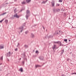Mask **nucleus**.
<instances>
[{
    "label": "nucleus",
    "instance_id": "obj_34",
    "mask_svg": "<svg viewBox=\"0 0 76 76\" xmlns=\"http://www.w3.org/2000/svg\"><path fill=\"white\" fill-rule=\"evenodd\" d=\"M24 63H25V62L24 61H23L22 62V63L23 64H24Z\"/></svg>",
    "mask_w": 76,
    "mask_h": 76
},
{
    "label": "nucleus",
    "instance_id": "obj_26",
    "mask_svg": "<svg viewBox=\"0 0 76 76\" xmlns=\"http://www.w3.org/2000/svg\"><path fill=\"white\" fill-rule=\"evenodd\" d=\"M66 60L68 61H69V60H70V59H69V58H67Z\"/></svg>",
    "mask_w": 76,
    "mask_h": 76
},
{
    "label": "nucleus",
    "instance_id": "obj_31",
    "mask_svg": "<svg viewBox=\"0 0 76 76\" xmlns=\"http://www.w3.org/2000/svg\"><path fill=\"white\" fill-rule=\"evenodd\" d=\"M53 43H57V42H53Z\"/></svg>",
    "mask_w": 76,
    "mask_h": 76
},
{
    "label": "nucleus",
    "instance_id": "obj_13",
    "mask_svg": "<svg viewBox=\"0 0 76 76\" xmlns=\"http://www.w3.org/2000/svg\"><path fill=\"white\" fill-rule=\"evenodd\" d=\"M57 12V10L56 9H53V12L54 13H55V12Z\"/></svg>",
    "mask_w": 76,
    "mask_h": 76
},
{
    "label": "nucleus",
    "instance_id": "obj_46",
    "mask_svg": "<svg viewBox=\"0 0 76 76\" xmlns=\"http://www.w3.org/2000/svg\"><path fill=\"white\" fill-rule=\"evenodd\" d=\"M58 31L59 32H60V31Z\"/></svg>",
    "mask_w": 76,
    "mask_h": 76
},
{
    "label": "nucleus",
    "instance_id": "obj_32",
    "mask_svg": "<svg viewBox=\"0 0 76 76\" xmlns=\"http://www.w3.org/2000/svg\"><path fill=\"white\" fill-rule=\"evenodd\" d=\"M38 53V51H36V53Z\"/></svg>",
    "mask_w": 76,
    "mask_h": 76
},
{
    "label": "nucleus",
    "instance_id": "obj_19",
    "mask_svg": "<svg viewBox=\"0 0 76 76\" xmlns=\"http://www.w3.org/2000/svg\"><path fill=\"white\" fill-rule=\"evenodd\" d=\"M22 4H26V2H25V1H23L22 2Z\"/></svg>",
    "mask_w": 76,
    "mask_h": 76
},
{
    "label": "nucleus",
    "instance_id": "obj_23",
    "mask_svg": "<svg viewBox=\"0 0 76 76\" xmlns=\"http://www.w3.org/2000/svg\"><path fill=\"white\" fill-rule=\"evenodd\" d=\"M0 60H1L2 61L3 60V56L1 58H0Z\"/></svg>",
    "mask_w": 76,
    "mask_h": 76
},
{
    "label": "nucleus",
    "instance_id": "obj_51",
    "mask_svg": "<svg viewBox=\"0 0 76 76\" xmlns=\"http://www.w3.org/2000/svg\"><path fill=\"white\" fill-rule=\"evenodd\" d=\"M56 34H57V33H56Z\"/></svg>",
    "mask_w": 76,
    "mask_h": 76
},
{
    "label": "nucleus",
    "instance_id": "obj_6",
    "mask_svg": "<svg viewBox=\"0 0 76 76\" xmlns=\"http://www.w3.org/2000/svg\"><path fill=\"white\" fill-rule=\"evenodd\" d=\"M56 45H54L52 47V48L53 50H54V49H56Z\"/></svg>",
    "mask_w": 76,
    "mask_h": 76
},
{
    "label": "nucleus",
    "instance_id": "obj_20",
    "mask_svg": "<svg viewBox=\"0 0 76 76\" xmlns=\"http://www.w3.org/2000/svg\"><path fill=\"white\" fill-rule=\"evenodd\" d=\"M8 22V21L7 20H5V22L6 23V24L7 23V22Z\"/></svg>",
    "mask_w": 76,
    "mask_h": 76
},
{
    "label": "nucleus",
    "instance_id": "obj_48",
    "mask_svg": "<svg viewBox=\"0 0 76 76\" xmlns=\"http://www.w3.org/2000/svg\"><path fill=\"white\" fill-rule=\"evenodd\" d=\"M58 6H59V4H58Z\"/></svg>",
    "mask_w": 76,
    "mask_h": 76
},
{
    "label": "nucleus",
    "instance_id": "obj_8",
    "mask_svg": "<svg viewBox=\"0 0 76 76\" xmlns=\"http://www.w3.org/2000/svg\"><path fill=\"white\" fill-rule=\"evenodd\" d=\"M39 59L40 60L42 61L44 60V57L42 56H41L39 58Z\"/></svg>",
    "mask_w": 76,
    "mask_h": 76
},
{
    "label": "nucleus",
    "instance_id": "obj_27",
    "mask_svg": "<svg viewBox=\"0 0 76 76\" xmlns=\"http://www.w3.org/2000/svg\"><path fill=\"white\" fill-rule=\"evenodd\" d=\"M4 20V19H3L2 20H1L0 21V22H2V21H3Z\"/></svg>",
    "mask_w": 76,
    "mask_h": 76
},
{
    "label": "nucleus",
    "instance_id": "obj_17",
    "mask_svg": "<svg viewBox=\"0 0 76 76\" xmlns=\"http://www.w3.org/2000/svg\"><path fill=\"white\" fill-rule=\"evenodd\" d=\"M19 71L22 72L23 71V69L22 68H20V69H19Z\"/></svg>",
    "mask_w": 76,
    "mask_h": 76
},
{
    "label": "nucleus",
    "instance_id": "obj_12",
    "mask_svg": "<svg viewBox=\"0 0 76 76\" xmlns=\"http://www.w3.org/2000/svg\"><path fill=\"white\" fill-rule=\"evenodd\" d=\"M48 0H47L46 1H43L42 2V4H45V3H46V2H47V1H48Z\"/></svg>",
    "mask_w": 76,
    "mask_h": 76
},
{
    "label": "nucleus",
    "instance_id": "obj_44",
    "mask_svg": "<svg viewBox=\"0 0 76 76\" xmlns=\"http://www.w3.org/2000/svg\"><path fill=\"white\" fill-rule=\"evenodd\" d=\"M6 4H8V3H6Z\"/></svg>",
    "mask_w": 76,
    "mask_h": 76
},
{
    "label": "nucleus",
    "instance_id": "obj_25",
    "mask_svg": "<svg viewBox=\"0 0 76 76\" xmlns=\"http://www.w3.org/2000/svg\"><path fill=\"white\" fill-rule=\"evenodd\" d=\"M53 37V36H52V35H50V36L49 37V38H52V37Z\"/></svg>",
    "mask_w": 76,
    "mask_h": 76
},
{
    "label": "nucleus",
    "instance_id": "obj_40",
    "mask_svg": "<svg viewBox=\"0 0 76 76\" xmlns=\"http://www.w3.org/2000/svg\"><path fill=\"white\" fill-rule=\"evenodd\" d=\"M23 10H20V12H22V11Z\"/></svg>",
    "mask_w": 76,
    "mask_h": 76
},
{
    "label": "nucleus",
    "instance_id": "obj_15",
    "mask_svg": "<svg viewBox=\"0 0 76 76\" xmlns=\"http://www.w3.org/2000/svg\"><path fill=\"white\" fill-rule=\"evenodd\" d=\"M31 37L32 38H34V35L33 34H31Z\"/></svg>",
    "mask_w": 76,
    "mask_h": 76
},
{
    "label": "nucleus",
    "instance_id": "obj_2",
    "mask_svg": "<svg viewBox=\"0 0 76 76\" xmlns=\"http://www.w3.org/2000/svg\"><path fill=\"white\" fill-rule=\"evenodd\" d=\"M21 56L23 59H24V60H25V59H26V56L25 55V53H24L23 54H21Z\"/></svg>",
    "mask_w": 76,
    "mask_h": 76
},
{
    "label": "nucleus",
    "instance_id": "obj_50",
    "mask_svg": "<svg viewBox=\"0 0 76 76\" xmlns=\"http://www.w3.org/2000/svg\"><path fill=\"white\" fill-rule=\"evenodd\" d=\"M71 53H72V52L71 53Z\"/></svg>",
    "mask_w": 76,
    "mask_h": 76
},
{
    "label": "nucleus",
    "instance_id": "obj_18",
    "mask_svg": "<svg viewBox=\"0 0 76 76\" xmlns=\"http://www.w3.org/2000/svg\"><path fill=\"white\" fill-rule=\"evenodd\" d=\"M27 3H29L31 1V0H26Z\"/></svg>",
    "mask_w": 76,
    "mask_h": 76
},
{
    "label": "nucleus",
    "instance_id": "obj_7",
    "mask_svg": "<svg viewBox=\"0 0 76 76\" xmlns=\"http://www.w3.org/2000/svg\"><path fill=\"white\" fill-rule=\"evenodd\" d=\"M57 43L58 44V45L59 46H61V42H57Z\"/></svg>",
    "mask_w": 76,
    "mask_h": 76
},
{
    "label": "nucleus",
    "instance_id": "obj_38",
    "mask_svg": "<svg viewBox=\"0 0 76 76\" xmlns=\"http://www.w3.org/2000/svg\"><path fill=\"white\" fill-rule=\"evenodd\" d=\"M69 42H70V39H69Z\"/></svg>",
    "mask_w": 76,
    "mask_h": 76
},
{
    "label": "nucleus",
    "instance_id": "obj_36",
    "mask_svg": "<svg viewBox=\"0 0 76 76\" xmlns=\"http://www.w3.org/2000/svg\"><path fill=\"white\" fill-rule=\"evenodd\" d=\"M14 12L15 13H16V10H14Z\"/></svg>",
    "mask_w": 76,
    "mask_h": 76
},
{
    "label": "nucleus",
    "instance_id": "obj_35",
    "mask_svg": "<svg viewBox=\"0 0 76 76\" xmlns=\"http://www.w3.org/2000/svg\"><path fill=\"white\" fill-rule=\"evenodd\" d=\"M43 28L44 29H45V27H44L43 26Z\"/></svg>",
    "mask_w": 76,
    "mask_h": 76
},
{
    "label": "nucleus",
    "instance_id": "obj_3",
    "mask_svg": "<svg viewBox=\"0 0 76 76\" xmlns=\"http://www.w3.org/2000/svg\"><path fill=\"white\" fill-rule=\"evenodd\" d=\"M6 55L7 57H10V56H12V53H10V52H8Z\"/></svg>",
    "mask_w": 76,
    "mask_h": 76
},
{
    "label": "nucleus",
    "instance_id": "obj_29",
    "mask_svg": "<svg viewBox=\"0 0 76 76\" xmlns=\"http://www.w3.org/2000/svg\"><path fill=\"white\" fill-rule=\"evenodd\" d=\"M28 31H26L25 32L26 34H28Z\"/></svg>",
    "mask_w": 76,
    "mask_h": 76
},
{
    "label": "nucleus",
    "instance_id": "obj_22",
    "mask_svg": "<svg viewBox=\"0 0 76 76\" xmlns=\"http://www.w3.org/2000/svg\"><path fill=\"white\" fill-rule=\"evenodd\" d=\"M64 53V50L63 49L62 51H61V54H63Z\"/></svg>",
    "mask_w": 76,
    "mask_h": 76
},
{
    "label": "nucleus",
    "instance_id": "obj_11",
    "mask_svg": "<svg viewBox=\"0 0 76 76\" xmlns=\"http://www.w3.org/2000/svg\"><path fill=\"white\" fill-rule=\"evenodd\" d=\"M35 67H36V69H37V68L38 67H41V66L38 65H36Z\"/></svg>",
    "mask_w": 76,
    "mask_h": 76
},
{
    "label": "nucleus",
    "instance_id": "obj_4",
    "mask_svg": "<svg viewBox=\"0 0 76 76\" xmlns=\"http://www.w3.org/2000/svg\"><path fill=\"white\" fill-rule=\"evenodd\" d=\"M4 48V45H0V49H3Z\"/></svg>",
    "mask_w": 76,
    "mask_h": 76
},
{
    "label": "nucleus",
    "instance_id": "obj_5",
    "mask_svg": "<svg viewBox=\"0 0 76 76\" xmlns=\"http://www.w3.org/2000/svg\"><path fill=\"white\" fill-rule=\"evenodd\" d=\"M14 16L15 18H18L19 17V16L16 13L14 15Z\"/></svg>",
    "mask_w": 76,
    "mask_h": 76
},
{
    "label": "nucleus",
    "instance_id": "obj_42",
    "mask_svg": "<svg viewBox=\"0 0 76 76\" xmlns=\"http://www.w3.org/2000/svg\"><path fill=\"white\" fill-rule=\"evenodd\" d=\"M17 0H14V1H16Z\"/></svg>",
    "mask_w": 76,
    "mask_h": 76
},
{
    "label": "nucleus",
    "instance_id": "obj_10",
    "mask_svg": "<svg viewBox=\"0 0 76 76\" xmlns=\"http://www.w3.org/2000/svg\"><path fill=\"white\" fill-rule=\"evenodd\" d=\"M23 26H21L20 27V29H21L20 32H22V31H23Z\"/></svg>",
    "mask_w": 76,
    "mask_h": 76
},
{
    "label": "nucleus",
    "instance_id": "obj_21",
    "mask_svg": "<svg viewBox=\"0 0 76 76\" xmlns=\"http://www.w3.org/2000/svg\"><path fill=\"white\" fill-rule=\"evenodd\" d=\"M7 12H5V13H3V14H1V15H0V16H1V15H5L6 14Z\"/></svg>",
    "mask_w": 76,
    "mask_h": 76
},
{
    "label": "nucleus",
    "instance_id": "obj_41",
    "mask_svg": "<svg viewBox=\"0 0 76 76\" xmlns=\"http://www.w3.org/2000/svg\"><path fill=\"white\" fill-rule=\"evenodd\" d=\"M1 70H1V69H0V71H1Z\"/></svg>",
    "mask_w": 76,
    "mask_h": 76
},
{
    "label": "nucleus",
    "instance_id": "obj_14",
    "mask_svg": "<svg viewBox=\"0 0 76 76\" xmlns=\"http://www.w3.org/2000/svg\"><path fill=\"white\" fill-rule=\"evenodd\" d=\"M64 42H66V43H67V39H64Z\"/></svg>",
    "mask_w": 76,
    "mask_h": 76
},
{
    "label": "nucleus",
    "instance_id": "obj_37",
    "mask_svg": "<svg viewBox=\"0 0 76 76\" xmlns=\"http://www.w3.org/2000/svg\"><path fill=\"white\" fill-rule=\"evenodd\" d=\"M75 74V73H72V75H73V74Z\"/></svg>",
    "mask_w": 76,
    "mask_h": 76
},
{
    "label": "nucleus",
    "instance_id": "obj_45",
    "mask_svg": "<svg viewBox=\"0 0 76 76\" xmlns=\"http://www.w3.org/2000/svg\"><path fill=\"white\" fill-rule=\"evenodd\" d=\"M8 61H9V60H8Z\"/></svg>",
    "mask_w": 76,
    "mask_h": 76
},
{
    "label": "nucleus",
    "instance_id": "obj_28",
    "mask_svg": "<svg viewBox=\"0 0 76 76\" xmlns=\"http://www.w3.org/2000/svg\"><path fill=\"white\" fill-rule=\"evenodd\" d=\"M15 51H18V48H15Z\"/></svg>",
    "mask_w": 76,
    "mask_h": 76
},
{
    "label": "nucleus",
    "instance_id": "obj_52",
    "mask_svg": "<svg viewBox=\"0 0 76 76\" xmlns=\"http://www.w3.org/2000/svg\"><path fill=\"white\" fill-rule=\"evenodd\" d=\"M46 38H47V37H46Z\"/></svg>",
    "mask_w": 76,
    "mask_h": 76
},
{
    "label": "nucleus",
    "instance_id": "obj_1",
    "mask_svg": "<svg viewBox=\"0 0 76 76\" xmlns=\"http://www.w3.org/2000/svg\"><path fill=\"white\" fill-rule=\"evenodd\" d=\"M26 19H28V17H29V14L30 13V12L28 10H27L26 12Z\"/></svg>",
    "mask_w": 76,
    "mask_h": 76
},
{
    "label": "nucleus",
    "instance_id": "obj_43",
    "mask_svg": "<svg viewBox=\"0 0 76 76\" xmlns=\"http://www.w3.org/2000/svg\"><path fill=\"white\" fill-rule=\"evenodd\" d=\"M0 65H1V64H0Z\"/></svg>",
    "mask_w": 76,
    "mask_h": 76
},
{
    "label": "nucleus",
    "instance_id": "obj_47",
    "mask_svg": "<svg viewBox=\"0 0 76 76\" xmlns=\"http://www.w3.org/2000/svg\"><path fill=\"white\" fill-rule=\"evenodd\" d=\"M20 60H21V58H20Z\"/></svg>",
    "mask_w": 76,
    "mask_h": 76
},
{
    "label": "nucleus",
    "instance_id": "obj_33",
    "mask_svg": "<svg viewBox=\"0 0 76 76\" xmlns=\"http://www.w3.org/2000/svg\"><path fill=\"white\" fill-rule=\"evenodd\" d=\"M60 9H58V12H60Z\"/></svg>",
    "mask_w": 76,
    "mask_h": 76
},
{
    "label": "nucleus",
    "instance_id": "obj_30",
    "mask_svg": "<svg viewBox=\"0 0 76 76\" xmlns=\"http://www.w3.org/2000/svg\"><path fill=\"white\" fill-rule=\"evenodd\" d=\"M20 45L19 44V43H18V45H17V47H19Z\"/></svg>",
    "mask_w": 76,
    "mask_h": 76
},
{
    "label": "nucleus",
    "instance_id": "obj_16",
    "mask_svg": "<svg viewBox=\"0 0 76 76\" xmlns=\"http://www.w3.org/2000/svg\"><path fill=\"white\" fill-rule=\"evenodd\" d=\"M24 47L25 48H28V45H24Z\"/></svg>",
    "mask_w": 76,
    "mask_h": 76
},
{
    "label": "nucleus",
    "instance_id": "obj_39",
    "mask_svg": "<svg viewBox=\"0 0 76 76\" xmlns=\"http://www.w3.org/2000/svg\"><path fill=\"white\" fill-rule=\"evenodd\" d=\"M74 74H75V75H76V72L74 73Z\"/></svg>",
    "mask_w": 76,
    "mask_h": 76
},
{
    "label": "nucleus",
    "instance_id": "obj_49",
    "mask_svg": "<svg viewBox=\"0 0 76 76\" xmlns=\"http://www.w3.org/2000/svg\"><path fill=\"white\" fill-rule=\"evenodd\" d=\"M57 34H58V33H57Z\"/></svg>",
    "mask_w": 76,
    "mask_h": 76
},
{
    "label": "nucleus",
    "instance_id": "obj_9",
    "mask_svg": "<svg viewBox=\"0 0 76 76\" xmlns=\"http://www.w3.org/2000/svg\"><path fill=\"white\" fill-rule=\"evenodd\" d=\"M55 2L54 1H53L52 2V5L53 7L54 6Z\"/></svg>",
    "mask_w": 76,
    "mask_h": 76
},
{
    "label": "nucleus",
    "instance_id": "obj_24",
    "mask_svg": "<svg viewBox=\"0 0 76 76\" xmlns=\"http://www.w3.org/2000/svg\"><path fill=\"white\" fill-rule=\"evenodd\" d=\"M62 1H62V0H59L58 1V2H60V3H61V2H62Z\"/></svg>",
    "mask_w": 76,
    "mask_h": 76
}]
</instances>
